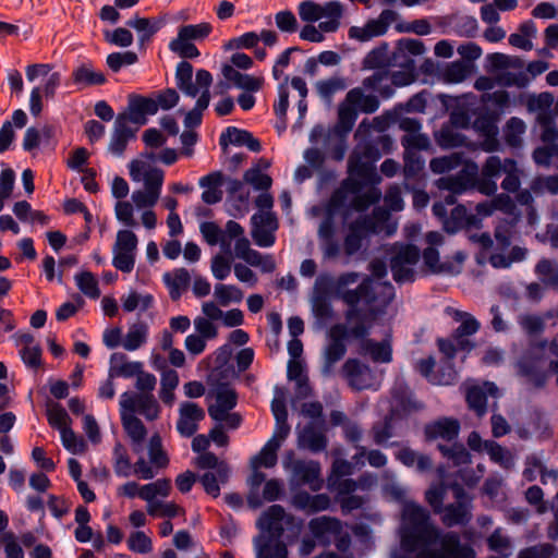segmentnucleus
Listing matches in <instances>:
<instances>
[{
    "mask_svg": "<svg viewBox=\"0 0 558 558\" xmlns=\"http://www.w3.org/2000/svg\"><path fill=\"white\" fill-rule=\"evenodd\" d=\"M360 274L356 271H348L333 279L330 275H319L315 281L316 295H335L342 300L348 310L344 313L347 323H352L355 318H366V312L359 307L363 302L366 305H373L377 301L374 281L372 277L366 276L355 289H347L348 286L357 282Z\"/></svg>",
    "mask_w": 558,
    "mask_h": 558,
    "instance_id": "f257e3e1",
    "label": "nucleus"
},
{
    "mask_svg": "<svg viewBox=\"0 0 558 558\" xmlns=\"http://www.w3.org/2000/svg\"><path fill=\"white\" fill-rule=\"evenodd\" d=\"M403 520L409 523L401 533V546L408 553H414L418 547L437 543L440 531L429 522L428 511L415 504L409 502L403 508Z\"/></svg>",
    "mask_w": 558,
    "mask_h": 558,
    "instance_id": "f03ea898",
    "label": "nucleus"
},
{
    "mask_svg": "<svg viewBox=\"0 0 558 558\" xmlns=\"http://www.w3.org/2000/svg\"><path fill=\"white\" fill-rule=\"evenodd\" d=\"M355 324L348 327L344 324H335L329 330V342L324 349L320 373L324 377L333 374L335 365L341 361L347 353V341L350 339H364L371 333V326L366 318H355Z\"/></svg>",
    "mask_w": 558,
    "mask_h": 558,
    "instance_id": "7ed1b4c3",
    "label": "nucleus"
},
{
    "mask_svg": "<svg viewBox=\"0 0 558 558\" xmlns=\"http://www.w3.org/2000/svg\"><path fill=\"white\" fill-rule=\"evenodd\" d=\"M303 520L291 513H287L281 505H271L258 518L256 526L263 532L271 534L275 538H281L286 532V538L294 542L299 538Z\"/></svg>",
    "mask_w": 558,
    "mask_h": 558,
    "instance_id": "20e7f679",
    "label": "nucleus"
},
{
    "mask_svg": "<svg viewBox=\"0 0 558 558\" xmlns=\"http://www.w3.org/2000/svg\"><path fill=\"white\" fill-rule=\"evenodd\" d=\"M387 214L379 208L374 209L373 215H361L349 226V231L343 240V250L347 256L355 255L362 247L363 241L371 234L379 231V222L387 219Z\"/></svg>",
    "mask_w": 558,
    "mask_h": 558,
    "instance_id": "39448f33",
    "label": "nucleus"
},
{
    "mask_svg": "<svg viewBox=\"0 0 558 558\" xmlns=\"http://www.w3.org/2000/svg\"><path fill=\"white\" fill-rule=\"evenodd\" d=\"M378 143L375 141H366L363 145L359 146L348 165L350 175L360 178L364 182L376 183L380 180L376 172L375 162L381 158Z\"/></svg>",
    "mask_w": 558,
    "mask_h": 558,
    "instance_id": "423d86ee",
    "label": "nucleus"
},
{
    "mask_svg": "<svg viewBox=\"0 0 558 558\" xmlns=\"http://www.w3.org/2000/svg\"><path fill=\"white\" fill-rule=\"evenodd\" d=\"M473 130L483 138L481 148L486 153H495L501 149L498 140L500 117L492 111L489 106H480L473 110Z\"/></svg>",
    "mask_w": 558,
    "mask_h": 558,
    "instance_id": "0eeeda50",
    "label": "nucleus"
},
{
    "mask_svg": "<svg viewBox=\"0 0 558 558\" xmlns=\"http://www.w3.org/2000/svg\"><path fill=\"white\" fill-rule=\"evenodd\" d=\"M311 534L323 546L330 544V535L336 536L335 545L339 551H347L351 545V537L348 533H342V522L333 517L322 515L314 518L308 522Z\"/></svg>",
    "mask_w": 558,
    "mask_h": 558,
    "instance_id": "6e6552de",
    "label": "nucleus"
},
{
    "mask_svg": "<svg viewBox=\"0 0 558 558\" xmlns=\"http://www.w3.org/2000/svg\"><path fill=\"white\" fill-rule=\"evenodd\" d=\"M251 235L257 246L270 247L275 244V231L278 229V219L274 213H256L251 217Z\"/></svg>",
    "mask_w": 558,
    "mask_h": 558,
    "instance_id": "1a4fd4ad",
    "label": "nucleus"
},
{
    "mask_svg": "<svg viewBox=\"0 0 558 558\" xmlns=\"http://www.w3.org/2000/svg\"><path fill=\"white\" fill-rule=\"evenodd\" d=\"M396 17L397 13L395 11L383 10L378 19L368 20L363 27L351 26L348 32L349 38L365 43L374 37L383 36Z\"/></svg>",
    "mask_w": 558,
    "mask_h": 558,
    "instance_id": "9d476101",
    "label": "nucleus"
},
{
    "mask_svg": "<svg viewBox=\"0 0 558 558\" xmlns=\"http://www.w3.org/2000/svg\"><path fill=\"white\" fill-rule=\"evenodd\" d=\"M120 408L129 410L131 413L138 412L148 421L158 417L160 407L151 393H131L125 391L120 397Z\"/></svg>",
    "mask_w": 558,
    "mask_h": 558,
    "instance_id": "9b49d317",
    "label": "nucleus"
},
{
    "mask_svg": "<svg viewBox=\"0 0 558 558\" xmlns=\"http://www.w3.org/2000/svg\"><path fill=\"white\" fill-rule=\"evenodd\" d=\"M128 121L134 124L144 125L147 123V116H154L158 111V104L151 97H145L138 94L128 96Z\"/></svg>",
    "mask_w": 558,
    "mask_h": 558,
    "instance_id": "f8f14e48",
    "label": "nucleus"
},
{
    "mask_svg": "<svg viewBox=\"0 0 558 558\" xmlns=\"http://www.w3.org/2000/svg\"><path fill=\"white\" fill-rule=\"evenodd\" d=\"M219 145L223 150H226L229 145L238 147L245 146L253 153H259L262 150L259 140L255 138L250 131L236 126H228L221 132Z\"/></svg>",
    "mask_w": 558,
    "mask_h": 558,
    "instance_id": "ddd939ff",
    "label": "nucleus"
},
{
    "mask_svg": "<svg viewBox=\"0 0 558 558\" xmlns=\"http://www.w3.org/2000/svg\"><path fill=\"white\" fill-rule=\"evenodd\" d=\"M136 136V129L128 125L126 113H120L116 118L113 132L111 135L108 150L117 156L122 157L129 142Z\"/></svg>",
    "mask_w": 558,
    "mask_h": 558,
    "instance_id": "4468645a",
    "label": "nucleus"
},
{
    "mask_svg": "<svg viewBox=\"0 0 558 558\" xmlns=\"http://www.w3.org/2000/svg\"><path fill=\"white\" fill-rule=\"evenodd\" d=\"M461 425L457 418L440 417L424 426V436L426 441H433L438 438L446 441H452L459 436Z\"/></svg>",
    "mask_w": 558,
    "mask_h": 558,
    "instance_id": "2eb2a0df",
    "label": "nucleus"
},
{
    "mask_svg": "<svg viewBox=\"0 0 558 558\" xmlns=\"http://www.w3.org/2000/svg\"><path fill=\"white\" fill-rule=\"evenodd\" d=\"M440 548L435 551H442L446 558H476L474 548L469 544H462L460 535L456 532L441 533L437 538Z\"/></svg>",
    "mask_w": 558,
    "mask_h": 558,
    "instance_id": "dca6fc26",
    "label": "nucleus"
},
{
    "mask_svg": "<svg viewBox=\"0 0 558 558\" xmlns=\"http://www.w3.org/2000/svg\"><path fill=\"white\" fill-rule=\"evenodd\" d=\"M167 21L162 16L142 17L135 14L126 21V26L137 32L138 46L142 48L149 43L153 37L166 25Z\"/></svg>",
    "mask_w": 558,
    "mask_h": 558,
    "instance_id": "f3484780",
    "label": "nucleus"
},
{
    "mask_svg": "<svg viewBox=\"0 0 558 558\" xmlns=\"http://www.w3.org/2000/svg\"><path fill=\"white\" fill-rule=\"evenodd\" d=\"M324 427H319L316 422H308L298 435V447L307 449L313 453H318L327 448V437L324 434Z\"/></svg>",
    "mask_w": 558,
    "mask_h": 558,
    "instance_id": "a211bd4d",
    "label": "nucleus"
},
{
    "mask_svg": "<svg viewBox=\"0 0 558 558\" xmlns=\"http://www.w3.org/2000/svg\"><path fill=\"white\" fill-rule=\"evenodd\" d=\"M293 478L302 485H310L312 490L320 489L323 480L320 478V464L317 461L296 460L292 468Z\"/></svg>",
    "mask_w": 558,
    "mask_h": 558,
    "instance_id": "6ab92c4d",
    "label": "nucleus"
},
{
    "mask_svg": "<svg viewBox=\"0 0 558 558\" xmlns=\"http://www.w3.org/2000/svg\"><path fill=\"white\" fill-rule=\"evenodd\" d=\"M518 375L526 378L527 383L537 389L545 387L547 373L539 367V361L531 355H523L517 362Z\"/></svg>",
    "mask_w": 558,
    "mask_h": 558,
    "instance_id": "aec40b11",
    "label": "nucleus"
},
{
    "mask_svg": "<svg viewBox=\"0 0 558 558\" xmlns=\"http://www.w3.org/2000/svg\"><path fill=\"white\" fill-rule=\"evenodd\" d=\"M256 558H288L287 545L281 538H275L271 534H263L254 538Z\"/></svg>",
    "mask_w": 558,
    "mask_h": 558,
    "instance_id": "412c9836",
    "label": "nucleus"
},
{
    "mask_svg": "<svg viewBox=\"0 0 558 558\" xmlns=\"http://www.w3.org/2000/svg\"><path fill=\"white\" fill-rule=\"evenodd\" d=\"M143 364L141 362H129L128 356L124 353L114 352L110 356L108 375L110 378H132L141 374Z\"/></svg>",
    "mask_w": 558,
    "mask_h": 558,
    "instance_id": "4be33fe9",
    "label": "nucleus"
},
{
    "mask_svg": "<svg viewBox=\"0 0 558 558\" xmlns=\"http://www.w3.org/2000/svg\"><path fill=\"white\" fill-rule=\"evenodd\" d=\"M162 281L169 290L170 299L178 301L182 296V293L189 288L191 275L186 268H174L172 271L163 274Z\"/></svg>",
    "mask_w": 558,
    "mask_h": 558,
    "instance_id": "5701e85b",
    "label": "nucleus"
},
{
    "mask_svg": "<svg viewBox=\"0 0 558 558\" xmlns=\"http://www.w3.org/2000/svg\"><path fill=\"white\" fill-rule=\"evenodd\" d=\"M436 366V360L434 356L429 355L426 359H421L417 361L415 365V369L430 383L439 384V385H449L453 381L456 377V371L452 364L444 365L440 378L434 380L432 375L434 373V368Z\"/></svg>",
    "mask_w": 558,
    "mask_h": 558,
    "instance_id": "b1692460",
    "label": "nucleus"
},
{
    "mask_svg": "<svg viewBox=\"0 0 558 558\" xmlns=\"http://www.w3.org/2000/svg\"><path fill=\"white\" fill-rule=\"evenodd\" d=\"M361 340V352L368 353L375 363H390L392 361V347L388 338L375 341L369 338Z\"/></svg>",
    "mask_w": 558,
    "mask_h": 558,
    "instance_id": "393cba45",
    "label": "nucleus"
},
{
    "mask_svg": "<svg viewBox=\"0 0 558 558\" xmlns=\"http://www.w3.org/2000/svg\"><path fill=\"white\" fill-rule=\"evenodd\" d=\"M222 75L227 81L234 84L236 88L248 93H256L262 88L263 81L246 73H241L230 64H225L221 69Z\"/></svg>",
    "mask_w": 558,
    "mask_h": 558,
    "instance_id": "a878e982",
    "label": "nucleus"
},
{
    "mask_svg": "<svg viewBox=\"0 0 558 558\" xmlns=\"http://www.w3.org/2000/svg\"><path fill=\"white\" fill-rule=\"evenodd\" d=\"M359 112L355 107L347 101V98L339 105L338 121L335 125V133L338 137H348L352 131Z\"/></svg>",
    "mask_w": 558,
    "mask_h": 558,
    "instance_id": "bb28decb",
    "label": "nucleus"
},
{
    "mask_svg": "<svg viewBox=\"0 0 558 558\" xmlns=\"http://www.w3.org/2000/svg\"><path fill=\"white\" fill-rule=\"evenodd\" d=\"M121 422L122 426L131 438L132 442L135 446L142 445L147 436V429L143 422L134 415V413L129 412V410L121 408L120 409Z\"/></svg>",
    "mask_w": 558,
    "mask_h": 558,
    "instance_id": "cd10ccee",
    "label": "nucleus"
},
{
    "mask_svg": "<svg viewBox=\"0 0 558 558\" xmlns=\"http://www.w3.org/2000/svg\"><path fill=\"white\" fill-rule=\"evenodd\" d=\"M175 84L177 87L187 97H196L198 95V87L193 83V65L182 60L177 64L175 69Z\"/></svg>",
    "mask_w": 558,
    "mask_h": 558,
    "instance_id": "c85d7f7f",
    "label": "nucleus"
},
{
    "mask_svg": "<svg viewBox=\"0 0 558 558\" xmlns=\"http://www.w3.org/2000/svg\"><path fill=\"white\" fill-rule=\"evenodd\" d=\"M442 523L447 527L465 525L471 520V514L465 502H453L444 507Z\"/></svg>",
    "mask_w": 558,
    "mask_h": 558,
    "instance_id": "c756f323",
    "label": "nucleus"
},
{
    "mask_svg": "<svg viewBox=\"0 0 558 558\" xmlns=\"http://www.w3.org/2000/svg\"><path fill=\"white\" fill-rule=\"evenodd\" d=\"M347 101L355 109L364 113H374L379 108L380 101L375 95H365L360 87L352 88L347 94Z\"/></svg>",
    "mask_w": 558,
    "mask_h": 558,
    "instance_id": "7c9ffc66",
    "label": "nucleus"
},
{
    "mask_svg": "<svg viewBox=\"0 0 558 558\" xmlns=\"http://www.w3.org/2000/svg\"><path fill=\"white\" fill-rule=\"evenodd\" d=\"M393 251L389 260L390 269H395L398 266H413L421 256L418 247L411 243L400 244L398 248L393 247Z\"/></svg>",
    "mask_w": 558,
    "mask_h": 558,
    "instance_id": "2f4dec72",
    "label": "nucleus"
},
{
    "mask_svg": "<svg viewBox=\"0 0 558 558\" xmlns=\"http://www.w3.org/2000/svg\"><path fill=\"white\" fill-rule=\"evenodd\" d=\"M196 464L202 470H215L218 473L219 480L222 484L227 483L230 475V468L227 462L221 461L218 457L210 451L202 453L196 461Z\"/></svg>",
    "mask_w": 558,
    "mask_h": 558,
    "instance_id": "473e14b6",
    "label": "nucleus"
},
{
    "mask_svg": "<svg viewBox=\"0 0 558 558\" xmlns=\"http://www.w3.org/2000/svg\"><path fill=\"white\" fill-rule=\"evenodd\" d=\"M374 442L383 447L399 446L398 441L388 442V439L393 436L392 415H386L381 422L374 423L372 427Z\"/></svg>",
    "mask_w": 558,
    "mask_h": 558,
    "instance_id": "72a5a7b5",
    "label": "nucleus"
},
{
    "mask_svg": "<svg viewBox=\"0 0 558 558\" xmlns=\"http://www.w3.org/2000/svg\"><path fill=\"white\" fill-rule=\"evenodd\" d=\"M280 448V442L276 438H270L260 449L259 453L252 459V466L257 469L259 466L272 468L278 460L277 451Z\"/></svg>",
    "mask_w": 558,
    "mask_h": 558,
    "instance_id": "f704fd0d",
    "label": "nucleus"
},
{
    "mask_svg": "<svg viewBox=\"0 0 558 558\" xmlns=\"http://www.w3.org/2000/svg\"><path fill=\"white\" fill-rule=\"evenodd\" d=\"M481 101L482 106L493 105L492 111L500 118L512 105L510 94L504 89L482 94Z\"/></svg>",
    "mask_w": 558,
    "mask_h": 558,
    "instance_id": "c9c22d12",
    "label": "nucleus"
},
{
    "mask_svg": "<svg viewBox=\"0 0 558 558\" xmlns=\"http://www.w3.org/2000/svg\"><path fill=\"white\" fill-rule=\"evenodd\" d=\"M435 141L440 148L451 149L465 146L466 136L450 126H442L435 133Z\"/></svg>",
    "mask_w": 558,
    "mask_h": 558,
    "instance_id": "e433bc0d",
    "label": "nucleus"
},
{
    "mask_svg": "<svg viewBox=\"0 0 558 558\" xmlns=\"http://www.w3.org/2000/svg\"><path fill=\"white\" fill-rule=\"evenodd\" d=\"M526 125L518 117H511L504 128L505 142L509 147L518 148L522 144L521 136L525 133Z\"/></svg>",
    "mask_w": 558,
    "mask_h": 558,
    "instance_id": "4c0bfd02",
    "label": "nucleus"
},
{
    "mask_svg": "<svg viewBox=\"0 0 558 558\" xmlns=\"http://www.w3.org/2000/svg\"><path fill=\"white\" fill-rule=\"evenodd\" d=\"M148 327L144 323L133 324L122 342L123 348L126 351H135L141 348L147 340Z\"/></svg>",
    "mask_w": 558,
    "mask_h": 558,
    "instance_id": "58836bf2",
    "label": "nucleus"
},
{
    "mask_svg": "<svg viewBox=\"0 0 558 558\" xmlns=\"http://www.w3.org/2000/svg\"><path fill=\"white\" fill-rule=\"evenodd\" d=\"M388 43H381L374 49H372L363 59V69L365 70H377L385 68L389 64L388 59Z\"/></svg>",
    "mask_w": 558,
    "mask_h": 558,
    "instance_id": "ea45409f",
    "label": "nucleus"
},
{
    "mask_svg": "<svg viewBox=\"0 0 558 558\" xmlns=\"http://www.w3.org/2000/svg\"><path fill=\"white\" fill-rule=\"evenodd\" d=\"M517 218L500 220L494 230V236L501 251L507 250L511 245L514 228L517 226Z\"/></svg>",
    "mask_w": 558,
    "mask_h": 558,
    "instance_id": "a19ab883",
    "label": "nucleus"
},
{
    "mask_svg": "<svg viewBox=\"0 0 558 558\" xmlns=\"http://www.w3.org/2000/svg\"><path fill=\"white\" fill-rule=\"evenodd\" d=\"M468 209L464 205L458 204L451 209L450 216L442 222V229L448 234H456L465 227Z\"/></svg>",
    "mask_w": 558,
    "mask_h": 558,
    "instance_id": "79ce46f5",
    "label": "nucleus"
},
{
    "mask_svg": "<svg viewBox=\"0 0 558 558\" xmlns=\"http://www.w3.org/2000/svg\"><path fill=\"white\" fill-rule=\"evenodd\" d=\"M437 449L445 458L452 461V463L457 466L471 462V454L462 444L456 442L450 447L447 445L438 444Z\"/></svg>",
    "mask_w": 558,
    "mask_h": 558,
    "instance_id": "37998d69",
    "label": "nucleus"
},
{
    "mask_svg": "<svg viewBox=\"0 0 558 558\" xmlns=\"http://www.w3.org/2000/svg\"><path fill=\"white\" fill-rule=\"evenodd\" d=\"M465 400L468 407L473 410L477 416L482 417L487 412L486 392L480 386H472L466 390Z\"/></svg>",
    "mask_w": 558,
    "mask_h": 558,
    "instance_id": "c03bdc74",
    "label": "nucleus"
},
{
    "mask_svg": "<svg viewBox=\"0 0 558 558\" xmlns=\"http://www.w3.org/2000/svg\"><path fill=\"white\" fill-rule=\"evenodd\" d=\"M72 75L75 84L87 86L102 85L107 81L102 72H96L84 64L76 68Z\"/></svg>",
    "mask_w": 558,
    "mask_h": 558,
    "instance_id": "a18cd8bd",
    "label": "nucleus"
},
{
    "mask_svg": "<svg viewBox=\"0 0 558 558\" xmlns=\"http://www.w3.org/2000/svg\"><path fill=\"white\" fill-rule=\"evenodd\" d=\"M46 414L49 425L59 432L62 428H68L72 423L66 410L59 402H53L48 407Z\"/></svg>",
    "mask_w": 558,
    "mask_h": 558,
    "instance_id": "49530a36",
    "label": "nucleus"
},
{
    "mask_svg": "<svg viewBox=\"0 0 558 558\" xmlns=\"http://www.w3.org/2000/svg\"><path fill=\"white\" fill-rule=\"evenodd\" d=\"M347 83L344 78L332 76L327 80H320L316 83V89L322 99L330 101L337 92L344 90Z\"/></svg>",
    "mask_w": 558,
    "mask_h": 558,
    "instance_id": "de8ad7c7",
    "label": "nucleus"
},
{
    "mask_svg": "<svg viewBox=\"0 0 558 558\" xmlns=\"http://www.w3.org/2000/svg\"><path fill=\"white\" fill-rule=\"evenodd\" d=\"M486 452L493 462L499 464L504 469L508 470L514 465V460L510 451L495 440H488Z\"/></svg>",
    "mask_w": 558,
    "mask_h": 558,
    "instance_id": "09e8293b",
    "label": "nucleus"
},
{
    "mask_svg": "<svg viewBox=\"0 0 558 558\" xmlns=\"http://www.w3.org/2000/svg\"><path fill=\"white\" fill-rule=\"evenodd\" d=\"M243 181L251 184L255 190L266 192L271 187L272 179L270 175L263 173L259 166H253L243 174Z\"/></svg>",
    "mask_w": 558,
    "mask_h": 558,
    "instance_id": "8fccbe9b",
    "label": "nucleus"
},
{
    "mask_svg": "<svg viewBox=\"0 0 558 558\" xmlns=\"http://www.w3.org/2000/svg\"><path fill=\"white\" fill-rule=\"evenodd\" d=\"M77 288L86 296L96 300L100 296V290L96 277L90 271H81L75 275Z\"/></svg>",
    "mask_w": 558,
    "mask_h": 558,
    "instance_id": "3c124183",
    "label": "nucleus"
},
{
    "mask_svg": "<svg viewBox=\"0 0 558 558\" xmlns=\"http://www.w3.org/2000/svg\"><path fill=\"white\" fill-rule=\"evenodd\" d=\"M517 323L529 337L538 336L545 330L544 319L535 314H520Z\"/></svg>",
    "mask_w": 558,
    "mask_h": 558,
    "instance_id": "603ef678",
    "label": "nucleus"
},
{
    "mask_svg": "<svg viewBox=\"0 0 558 558\" xmlns=\"http://www.w3.org/2000/svg\"><path fill=\"white\" fill-rule=\"evenodd\" d=\"M215 296L220 305L227 306L230 303H240L243 292L236 286L218 283L215 286Z\"/></svg>",
    "mask_w": 558,
    "mask_h": 558,
    "instance_id": "864d4df0",
    "label": "nucleus"
},
{
    "mask_svg": "<svg viewBox=\"0 0 558 558\" xmlns=\"http://www.w3.org/2000/svg\"><path fill=\"white\" fill-rule=\"evenodd\" d=\"M471 73V64L463 61H454L448 64L442 72V77L447 83H461Z\"/></svg>",
    "mask_w": 558,
    "mask_h": 558,
    "instance_id": "5fc2aeb1",
    "label": "nucleus"
},
{
    "mask_svg": "<svg viewBox=\"0 0 558 558\" xmlns=\"http://www.w3.org/2000/svg\"><path fill=\"white\" fill-rule=\"evenodd\" d=\"M216 403L225 410H233L238 404V393L229 383L218 381L216 389Z\"/></svg>",
    "mask_w": 558,
    "mask_h": 558,
    "instance_id": "6e6d98bb",
    "label": "nucleus"
},
{
    "mask_svg": "<svg viewBox=\"0 0 558 558\" xmlns=\"http://www.w3.org/2000/svg\"><path fill=\"white\" fill-rule=\"evenodd\" d=\"M213 27L209 23L182 25L178 31L180 39L189 41L204 39L209 36Z\"/></svg>",
    "mask_w": 558,
    "mask_h": 558,
    "instance_id": "4d7b16f0",
    "label": "nucleus"
},
{
    "mask_svg": "<svg viewBox=\"0 0 558 558\" xmlns=\"http://www.w3.org/2000/svg\"><path fill=\"white\" fill-rule=\"evenodd\" d=\"M535 272L546 284L558 289V264L542 258L535 266Z\"/></svg>",
    "mask_w": 558,
    "mask_h": 558,
    "instance_id": "13d9d810",
    "label": "nucleus"
},
{
    "mask_svg": "<svg viewBox=\"0 0 558 558\" xmlns=\"http://www.w3.org/2000/svg\"><path fill=\"white\" fill-rule=\"evenodd\" d=\"M149 460L157 468H165L169 463V458L162 449V440L159 434H154L148 444Z\"/></svg>",
    "mask_w": 558,
    "mask_h": 558,
    "instance_id": "bf43d9fd",
    "label": "nucleus"
},
{
    "mask_svg": "<svg viewBox=\"0 0 558 558\" xmlns=\"http://www.w3.org/2000/svg\"><path fill=\"white\" fill-rule=\"evenodd\" d=\"M461 155L452 154L450 156L433 158L429 162V168L432 172L436 174H442L458 168L461 165Z\"/></svg>",
    "mask_w": 558,
    "mask_h": 558,
    "instance_id": "052dcab7",
    "label": "nucleus"
},
{
    "mask_svg": "<svg viewBox=\"0 0 558 558\" xmlns=\"http://www.w3.org/2000/svg\"><path fill=\"white\" fill-rule=\"evenodd\" d=\"M425 52L424 43L414 38H401L397 41V51L392 54V60L398 62V54L421 56Z\"/></svg>",
    "mask_w": 558,
    "mask_h": 558,
    "instance_id": "680f3d73",
    "label": "nucleus"
},
{
    "mask_svg": "<svg viewBox=\"0 0 558 558\" xmlns=\"http://www.w3.org/2000/svg\"><path fill=\"white\" fill-rule=\"evenodd\" d=\"M138 60L137 54L134 51L124 52H112L107 56L106 63L108 68L118 73L125 65H132Z\"/></svg>",
    "mask_w": 558,
    "mask_h": 558,
    "instance_id": "e2e57ef3",
    "label": "nucleus"
},
{
    "mask_svg": "<svg viewBox=\"0 0 558 558\" xmlns=\"http://www.w3.org/2000/svg\"><path fill=\"white\" fill-rule=\"evenodd\" d=\"M169 49L182 59H195L201 56L198 48L186 39H180L179 36L169 43Z\"/></svg>",
    "mask_w": 558,
    "mask_h": 558,
    "instance_id": "0e129e2a",
    "label": "nucleus"
},
{
    "mask_svg": "<svg viewBox=\"0 0 558 558\" xmlns=\"http://www.w3.org/2000/svg\"><path fill=\"white\" fill-rule=\"evenodd\" d=\"M60 436L63 447L69 452L73 454H80L85 451L86 444L84 439L77 436L70 426L68 428H62Z\"/></svg>",
    "mask_w": 558,
    "mask_h": 558,
    "instance_id": "69168bd1",
    "label": "nucleus"
},
{
    "mask_svg": "<svg viewBox=\"0 0 558 558\" xmlns=\"http://www.w3.org/2000/svg\"><path fill=\"white\" fill-rule=\"evenodd\" d=\"M104 38L110 45L121 48H128L134 41L132 32L126 27H117L112 32L107 29L104 32Z\"/></svg>",
    "mask_w": 558,
    "mask_h": 558,
    "instance_id": "338daca9",
    "label": "nucleus"
},
{
    "mask_svg": "<svg viewBox=\"0 0 558 558\" xmlns=\"http://www.w3.org/2000/svg\"><path fill=\"white\" fill-rule=\"evenodd\" d=\"M478 28L477 20L472 15H459L454 22V34L461 37L472 38Z\"/></svg>",
    "mask_w": 558,
    "mask_h": 558,
    "instance_id": "774afa93",
    "label": "nucleus"
}]
</instances>
